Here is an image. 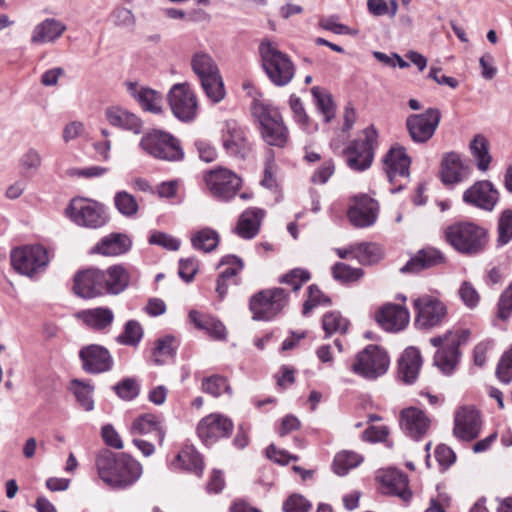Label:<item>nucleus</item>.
<instances>
[{"label":"nucleus","instance_id":"61","mask_svg":"<svg viewBox=\"0 0 512 512\" xmlns=\"http://www.w3.org/2000/svg\"><path fill=\"white\" fill-rule=\"evenodd\" d=\"M149 243L171 251H176L180 247V241L178 239L163 232H154L149 237Z\"/></svg>","mask_w":512,"mask_h":512},{"label":"nucleus","instance_id":"59","mask_svg":"<svg viewBox=\"0 0 512 512\" xmlns=\"http://www.w3.org/2000/svg\"><path fill=\"white\" fill-rule=\"evenodd\" d=\"M115 393L123 400H132L139 394V386L132 378H126L113 387Z\"/></svg>","mask_w":512,"mask_h":512},{"label":"nucleus","instance_id":"18","mask_svg":"<svg viewBox=\"0 0 512 512\" xmlns=\"http://www.w3.org/2000/svg\"><path fill=\"white\" fill-rule=\"evenodd\" d=\"M232 430V421L228 417L217 413L204 417L197 426L198 436L207 445L214 443L219 438L228 437Z\"/></svg>","mask_w":512,"mask_h":512},{"label":"nucleus","instance_id":"6","mask_svg":"<svg viewBox=\"0 0 512 512\" xmlns=\"http://www.w3.org/2000/svg\"><path fill=\"white\" fill-rule=\"evenodd\" d=\"M289 293L280 287L264 289L254 294L249 301L253 320L270 321L287 306Z\"/></svg>","mask_w":512,"mask_h":512},{"label":"nucleus","instance_id":"34","mask_svg":"<svg viewBox=\"0 0 512 512\" xmlns=\"http://www.w3.org/2000/svg\"><path fill=\"white\" fill-rule=\"evenodd\" d=\"M131 248V240L122 233H111L101 239L93 248L94 253L104 256H118L126 253Z\"/></svg>","mask_w":512,"mask_h":512},{"label":"nucleus","instance_id":"44","mask_svg":"<svg viewBox=\"0 0 512 512\" xmlns=\"http://www.w3.org/2000/svg\"><path fill=\"white\" fill-rule=\"evenodd\" d=\"M69 390L74 394L77 402L85 411H92L94 409V400L92 398L94 387L90 383L73 379L70 382Z\"/></svg>","mask_w":512,"mask_h":512},{"label":"nucleus","instance_id":"31","mask_svg":"<svg viewBox=\"0 0 512 512\" xmlns=\"http://www.w3.org/2000/svg\"><path fill=\"white\" fill-rule=\"evenodd\" d=\"M66 31V25L55 18H46L32 31L30 42L33 45L53 43Z\"/></svg>","mask_w":512,"mask_h":512},{"label":"nucleus","instance_id":"9","mask_svg":"<svg viewBox=\"0 0 512 512\" xmlns=\"http://www.w3.org/2000/svg\"><path fill=\"white\" fill-rule=\"evenodd\" d=\"M10 263L17 273L33 277L48 265V252L38 244L18 246L10 252Z\"/></svg>","mask_w":512,"mask_h":512},{"label":"nucleus","instance_id":"46","mask_svg":"<svg viewBox=\"0 0 512 512\" xmlns=\"http://www.w3.org/2000/svg\"><path fill=\"white\" fill-rule=\"evenodd\" d=\"M470 150L477 162L478 169L486 171L491 162L487 139L482 135H476L470 143Z\"/></svg>","mask_w":512,"mask_h":512},{"label":"nucleus","instance_id":"41","mask_svg":"<svg viewBox=\"0 0 512 512\" xmlns=\"http://www.w3.org/2000/svg\"><path fill=\"white\" fill-rule=\"evenodd\" d=\"M311 94L317 110L323 115L324 121L329 123L334 118L336 112L332 95L319 86L312 87Z\"/></svg>","mask_w":512,"mask_h":512},{"label":"nucleus","instance_id":"60","mask_svg":"<svg viewBox=\"0 0 512 512\" xmlns=\"http://www.w3.org/2000/svg\"><path fill=\"white\" fill-rule=\"evenodd\" d=\"M458 294L463 303L469 308H474L479 303L480 296L474 286L469 282L465 281L461 284Z\"/></svg>","mask_w":512,"mask_h":512},{"label":"nucleus","instance_id":"53","mask_svg":"<svg viewBox=\"0 0 512 512\" xmlns=\"http://www.w3.org/2000/svg\"><path fill=\"white\" fill-rule=\"evenodd\" d=\"M114 203L117 210L126 216H132L138 210V204L135 198L126 191L116 193Z\"/></svg>","mask_w":512,"mask_h":512},{"label":"nucleus","instance_id":"3","mask_svg":"<svg viewBox=\"0 0 512 512\" xmlns=\"http://www.w3.org/2000/svg\"><path fill=\"white\" fill-rule=\"evenodd\" d=\"M251 109L261 126L263 140L270 146L284 147L289 134L279 111L258 100L253 101Z\"/></svg>","mask_w":512,"mask_h":512},{"label":"nucleus","instance_id":"62","mask_svg":"<svg viewBox=\"0 0 512 512\" xmlns=\"http://www.w3.org/2000/svg\"><path fill=\"white\" fill-rule=\"evenodd\" d=\"M319 26L327 31H331L338 35L350 34L353 35L356 31H352L348 26L341 24L337 21V17H325L320 19Z\"/></svg>","mask_w":512,"mask_h":512},{"label":"nucleus","instance_id":"27","mask_svg":"<svg viewBox=\"0 0 512 512\" xmlns=\"http://www.w3.org/2000/svg\"><path fill=\"white\" fill-rule=\"evenodd\" d=\"M446 263L444 254L431 246L418 250L407 263L401 267L402 273H418L422 270L438 267Z\"/></svg>","mask_w":512,"mask_h":512},{"label":"nucleus","instance_id":"30","mask_svg":"<svg viewBox=\"0 0 512 512\" xmlns=\"http://www.w3.org/2000/svg\"><path fill=\"white\" fill-rule=\"evenodd\" d=\"M128 93L138 102L144 111L160 113L162 110V95L151 88L139 86L135 82L125 83Z\"/></svg>","mask_w":512,"mask_h":512},{"label":"nucleus","instance_id":"25","mask_svg":"<svg viewBox=\"0 0 512 512\" xmlns=\"http://www.w3.org/2000/svg\"><path fill=\"white\" fill-rule=\"evenodd\" d=\"M222 266L225 269L220 272L216 281V293L221 299L226 296L229 285L240 283L238 275L244 268V262L238 256L229 254L221 258L218 267Z\"/></svg>","mask_w":512,"mask_h":512},{"label":"nucleus","instance_id":"37","mask_svg":"<svg viewBox=\"0 0 512 512\" xmlns=\"http://www.w3.org/2000/svg\"><path fill=\"white\" fill-rule=\"evenodd\" d=\"M75 316L86 326L94 330H103L110 326L114 320L112 310L104 307L81 310L78 311Z\"/></svg>","mask_w":512,"mask_h":512},{"label":"nucleus","instance_id":"58","mask_svg":"<svg viewBox=\"0 0 512 512\" xmlns=\"http://www.w3.org/2000/svg\"><path fill=\"white\" fill-rule=\"evenodd\" d=\"M496 374L503 383L508 384L512 380V345L502 355L497 365Z\"/></svg>","mask_w":512,"mask_h":512},{"label":"nucleus","instance_id":"17","mask_svg":"<svg viewBox=\"0 0 512 512\" xmlns=\"http://www.w3.org/2000/svg\"><path fill=\"white\" fill-rule=\"evenodd\" d=\"M221 141L227 154L245 158L251 150L245 130L235 120H227L222 127Z\"/></svg>","mask_w":512,"mask_h":512},{"label":"nucleus","instance_id":"35","mask_svg":"<svg viewBox=\"0 0 512 512\" xmlns=\"http://www.w3.org/2000/svg\"><path fill=\"white\" fill-rule=\"evenodd\" d=\"M189 319L197 329L205 331L215 340H223L226 338L225 326L213 316L192 310L189 313Z\"/></svg>","mask_w":512,"mask_h":512},{"label":"nucleus","instance_id":"51","mask_svg":"<svg viewBox=\"0 0 512 512\" xmlns=\"http://www.w3.org/2000/svg\"><path fill=\"white\" fill-rule=\"evenodd\" d=\"M110 21L114 26L120 28H133L136 23L133 12L125 7H116L109 15Z\"/></svg>","mask_w":512,"mask_h":512},{"label":"nucleus","instance_id":"26","mask_svg":"<svg viewBox=\"0 0 512 512\" xmlns=\"http://www.w3.org/2000/svg\"><path fill=\"white\" fill-rule=\"evenodd\" d=\"M104 271L88 269L74 277V291L82 298H93L104 294Z\"/></svg>","mask_w":512,"mask_h":512},{"label":"nucleus","instance_id":"39","mask_svg":"<svg viewBox=\"0 0 512 512\" xmlns=\"http://www.w3.org/2000/svg\"><path fill=\"white\" fill-rule=\"evenodd\" d=\"M104 293L119 294L126 289L129 275L124 267L115 265L104 271Z\"/></svg>","mask_w":512,"mask_h":512},{"label":"nucleus","instance_id":"1","mask_svg":"<svg viewBox=\"0 0 512 512\" xmlns=\"http://www.w3.org/2000/svg\"><path fill=\"white\" fill-rule=\"evenodd\" d=\"M100 479L111 488L124 489L134 484L142 475V465L125 453L101 450L95 459Z\"/></svg>","mask_w":512,"mask_h":512},{"label":"nucleus","instance_id":"29","mask_svg":"<svg viewBox=\"0 0 512 512\" xmlns=\"http://www.w3.org/2000/svg\"><path fill=\"white\" fill-rule=\"evenodd\" d=\"M402 430L411 438L419 439L429 428V419L424 412L415 407L403 409L400 414Z\"/></svg>","mask_w":512,"mask_h":512},{"label":"nucleus","instance_id":"36","mask_svg":"<svg viewBox=\"0 0 512 512\" xmlns=\"http://www.w3.org/2000/svg\"><path fill=\"white\" fill-rule=\"evenodd\" d=\"M467 177V170L463 166L457 153H448L443 157L441 164V179L445 184H454Z\"/></svg>","mask_w":512,"mask_h":512},{"label":"nucleus","instance_id":"47","mask_svg":"<svg viewBox=\"0 0 512 512\" xmlns=\"http://www.w3.org/2000/svg\"><path fill=\"white\" fill-rule=\"evenodd\" d=\"M383 256L381 247L375 243H358L355 247V259L363 265L377 263Z\"/></svg>","mask_w":512,"mask_h":512},{"label":"nucleus","instance_id":"16","mask_svg":"<svg viewBox=\"0 0 512 512\" xmlns=\"http://www.w3.org/2000/svg\"><path fill=\"white\" fill-rule=\"evenodd\" d=\"M168 101L175 117L182 121H191L197 113V101L190 86L178 83L172 86L168 94Z\"/></svg>","mask_w":512,"mask_h":512},{"label":"nucleus","instance_id":"57","mask_svg":"<svg viewBox=\"0 0 512 512\" xmlns=\"http://www.w3.org/2000/svg\"><path fill=\"white\" fill-rule=\"evenodd\" d=\"M310 273L302 268H295L280 278V282L290 285L293 291H297L301 286L309 281Z\"/></svg>","mask_w":512,"mask_h":512},{"label":"nucleus","instance_id":"5","mask_svg":"<svg viewBox=\"0 0 512 512\" xmlns=\"http://www.w3.org/2000/svg\"><path fill=\"white\" fill-rule=\"evenodd\" d=\"M191 65L206 96L214 103L220 102L225 96V89L219 69L212 57L206 53H196Z\"/></svg>","mask_w":512,"mask_h":512},{"label":"nucleus","instance_id":"54","mask_svg":"<svg viewBox=\"0 0 512 512\" xmlns=\"http://www.w3.org/2000/svg\"><path fill=\"white\" fill-rule=\"evenodd\" d=\"M328 304H330V299L321 292L317 285L312 284L308 287V299L303 305V315H308L318 305Z\"/></svg>","mask_w":512,"mask_h":512},{"label":"nucleus","instance_id":"40","mask_svg":"<svg viewBox=\"0 0 512 512\" xmlns=\"http://www.w3.org/2000/svg\"><path fill=\"white\" fill-rule=\"evenodd\" d=\"M219 241L220 237L218 232L209 227L196 231L191 237L192 246L205 253L215 250Z\"/></svg>","mask_w":512,"mask_h":512},{"label":"nucleus","instance_id":"48","mask_svg":"<svg viewBox=\"0 0 512 512\" xmlns=\"http://www.w3.org/2000/svg\"><path fill=\"white\" fill-rule=\"evenodd\" d=\"M289 104L293 112L294 119L298 125L308 133L314 132L317 127L311 123L301 99L296 95H291Z\"/></svg>","mask_w":512,"mask_h":512},{"label":"nucleus","instance_id":"43","mask_svg":"<svg viewBox=\"0 0 512 512\" xmlns=\"http://www.w3.org/2000/svg\"><path fill=\"white\" fill-rule=\"evenodd\" d=\"M176 461L181 466L197 476H201L204 469V464L201 455L191 446L183 448L176 456Z\"/></svg>","mask_w":512,"mask_h":512},{"label":"nucleus","instance_id":"20","mask_svg":"<svg viewBox=\"0 0 512 512\" xmlns=\"http://www.w3.org/2000/svg\"><path fill=\"white\" fill-rule=\"evenodd\" d=\"M379 214V203L366 194L355 195L347 211L351 224H375Z\"/></svg>","mask_w":512,"mask_h":512},{"label":"nucleus","instance_id":"63","mask_svg":"<svg viewBox=\"0 0 512 512\" xmlns=\"http://www.w3.org/2000/svg\"><path fill=\"white\" fill-rule=\"evenodd\" d=\"M512 314V283L501 294L498 303V317L506 320Z\"/></svg>","mask_w":512,"mask_h":512},{"label":"nucleus","instance_id":"15","mask_svg":"<svg viewBox=\"0 0 512 512\" xmlns=\"http://www.w3.org/2000/svg\"><path fill=\"white\" fill-rule=\"evenodd\" d=\"M375 139V129L366 128L364 138L352 141L345 149L346 163L352 170L364 171L371 166Z\"/></svg>","mask_w":512,"mask_h":512},{"label":"nucleus","instance_id":"56","mask_svg":"<svg viewBox=\"0 0 512 512\" xmlns=\"http://www.w3.org/2000/svg\"><path fill=\"white\" fill-rule=\"evenodd\" d=\"M202 389L204 392L218 397L223 392L231 393L227 380L221 376H211L203 380Z\"/></svg>","mask_w":512,"mask_h":512},{"label":"nucleus","instance_id":"45","mask_svg":"<svg viewBox=\"0 0 512 512\" xmlns=\"http://www.w3.org/2000/svg\"><path fill=\"white\" fill-rule=\"evenodd\" d=\"M349 321L338 311H332L324 314L322 318V327L325 331L326 337L333 334L344 335L349 328Z\"/></svg>","mask_w":512,"mask_h":512},{"label":"nucleus","instance_id":"24","mask_svg":"<svg viewBox=\"0 0 512 512\" xmlns=\"http://www.w3.org/2000/svg\"><path fill=\"white\" fill-rule=\"evenodd\" d=\"M410 164L411 159L403 147L391 148L383 158L384 170L391 183H396L399 179L407 180Z\"/></svg>","mask_w":512,"mask_h":512},{"label":"nucleus","instance_id":"23","mask_svg":"<svg viewBox=\"0 0 512 512\" xmlns=\"http://www.w3.org/2000/svg\"><path fill=\"white\" fill-rule=\"evenodd\" d=\"M480 428V416L474 407H461L457 410L454 419V434L456 437L471 441L478 437Z\"/></svg>","mask_w":512,"mask_h":512},{"label":"nucleus","instance_id":"21","mask_svg":"<svg viewBox=\"0 0 512 512\" xmlns=\"http://www.w3.org/2000/svg\"><path fill=\"white\" fill-rule=\"evenodd\" d=\"M499 194L488 180L474 183L463 194V201L485 211H492L498 202Z\"/></svg>","mask_w":512,"mask_h":512},{"label":"nucleus","instance_id":"55","mask_svg":"<svg viewBox=\"0 0 512 512\" xmlns=\"http://www.w3.org/2000/svg\"><path fill=\"white\" fill-rule=\"evenodd\" d=\"M142 335L141 325L135 320H130L126 323L123 334L118 337V342L126 345H136L141 340Z\"/></svg>","mask_w":512,"mask_h":512},{"label":"nucleus","instance_id":"28","mask_svg":"<svg viewBox=\"0 0 512 512\" xmlns=\"http://www.w3.org/2000/svg\"><path fill=\"white\" fill-rule=\"evenodd\" d=\"M377 479L384 493L396 495L406 502L410 500L411 492L408 489V479L401 471L393 468L381 470Z\"/></svg>","mask_w":512,"mask_h":512},{"label":"nucleus","instance_id":"7","mask_svg":"<svg viewBox=\"0 0 512 512\" xmlns=\"http://www.w3.org/2000/svg\"><path fill=\"white\" fill-rule=\"evenodd\" d=\"M390 364L388 353L377 345L370 344L361 350L351 364V371L367 380L384 375Z\"/></svg>","mask_w":512,"mask_h":512},{"label":"nucleus","instance_id":"38","mask_svg":"<svg viewBox=\"0 0 512 512\" xmlns=\"http://www.w3.org/2000/svg\"><path fill=\"white\" fill-rule=\"evenodd\" d=\"M106 118L108 122L114 126L124 130L139 134L142 130L141 120L133 113L124 109L112 107L106 110Z\"/></svg>","mask_w":512,"mask_h":512},{"label":"nucleus","instance_id":"64","mask_svg":"<svg viewBox=\"0 0 512 512\" xmlns=\"http://www.w3.org/2000/svg\"><path fill=\"white\" fill-rule=\"evenodd\" d=\"M285 512H308L309 502L301 495H292L284 503Z\"/></svg>","mask_w":512,"mask_h":512},{"label":"nucleus","instance_id":"49","mask_svg":"<svg viewBox=\"0 0 512 512\" xmlns=\"http://www.w3.org/2000/svg\"><path fill=\"white\" fill-rule=\"evenodd\" d=\"M331 272L333 278L341 283L358 281L364 274L361 268H353L342 262L334 264Z\"/></svg>","mask_w":512,"mask_h":512},{"label":"nucleus","instance_id":"22","mask_svg":"<svg viewBox=\"0 0 512 512\" xmlns=\"http://www.w3.org/2000/svg\"><path fill=\"white\" fill-rule=\"evenodd\" d=\"M375 319L385 331L398 332L408 325L410 313L405 306L388 303L378 310Z\"/></svg>","mask_w":512,"mask_h":512},{"label":"nucleus","instance_id":"52","mask_svg":"<svg viewBox=\"0 0 512 512\" xmlns=\"http://www.w3.org/2000/svg\"><path fill=\"white\" fill-rule=\"evenodd\" d=\"M42 164L40 153L34 149H28L19 159V165L26 174H35Z\"/></svg>","mask_w":512,"mask_h":512},{"label":"nucleus","instance_id":"4","mask_svg":"<svg viewBox=\"0 0 512 512\" xmlns=\"http://www.w3.org/2000/svg\"><path fill=\"white\" fill-rule=\"evenodd\" d=\"M259 52L262 67L274 85L282 87L291 82L295 67L288 55L278 50L269 40L260 43Z\"/></svg>","mask_w":512,"mask_h":512},{"label":"nucleus","instance_id":"42","mask_svg":"<svg viewBox=\"0 0 512 512\" xmlns=\"http://www.w3.org/2000/svg\"><path fill=\"white\" fill-rule=\"evenodd\" d=\"M362 462L363 457L361 455L353 451L344 450L335 455L332 468L337 475L344 476Z\"/></svg>","mask_w":512,"mask_h":512},{"label":"nucleus","instance_id":"8","mask_svg":"<svg viewBox=\"0 0 512 512\" xmlns=\"http://www.w3.org/2000/svg\"><path fill=\"white\" fill-rule=\"evenodd\" d=\"M139 145L143 151L156 159L179 161L184 158L180 141L164 131L153 130L146 133L141 138Z\"/></svg>","mask_w":512,"mask_h":512},{"label":"nucleus","instance_id":"2","mask_svg":"<svg viewBox=\"0 0 512 512\" xmlns=\"http://www.w3.org/2000/svg\"><path fill=\"white\" fill-rule=\"evenodd\" d=\"M469 337L468 329L459 328L448 330L443 335L429 339V343L438 348L434 356V364L442 373L449 375L454 371L460 357L459 347L467 343Z\"/></svg>","mask_w":512,"mask_h":512},{"label":"nucleus","instance_id":"13","mask_svg":"<svg viewBox=\"0 0 512 512\" xmlns=\"http://www.w3.org/2000/svg\"><path fill=\"white\" fill-rule=\"evenodd\" d=\"M441 121L438 108H428L422 113L407 116L405 126L409 137L414 143H427L435 134Z\"/></svg>","mask_w":512,"mask_h":512},{"label":"nucleus","instance_id":"11","mask_svg":"<svg viewBox=\"0 0 512 512\" xmlns=\"http://www.w3.org/2000/svg\"><path fill=\"white\" fill-rule=\"evenodd\" d=\"M445 237L462 254L478 253L487 243V233L483 226H448Z\"/></svg>","mask_w":512,"mask_h":512},{"label":"nucleus","instance_id":"50","mask_svg":"<svg viewBox=\"0 0 512 512\" xmlns=\"http://www.w3.org/2000/svg\"><path fill=\"white\" fill-rule=\"evenodd\" d=\"M175 338L173 336H165L157 341L153 352L154 362L157 365L165 363V358L173 357L175 353Z\"/></svg>","mask_w":512,"mask_h":512},{"label":"nucleus","instance_id":"19","mask_svg":"<svg viewBox=\"0 0 512 512\" xmlns=\"http://www.w3.org/2000/svg\"><path fill=\"white\" fill-rule=\"evenodd\" d=\"M82 361V368L90 374H99L110 371L113 366V359L105 347L91 344L83 347L79 352Z\"/></svg>","mask_w":512,"mask_h":512},{"label":"nucleus","instance_id":"33","mask_svg":"<svg viewBox=\"0 0 512 512\" xmlns=\"http://www.w3.org/2000/svg\"><path fill=\"white\" fill-rule=\"evenodd\" d=\"M422 365V358L418 349L409 347L405 349L398 363L400 378L408 384L413 383L418 376Z\"/></svg>","mask_w":512,"mask_h":512},{"label":"nucleus","instance_id":"14","mask_svg":"<svg viewBox=\"0 0 512 512\" xmlns=\"http://www.w3.org/2000/svg\"><path fill=\"white\" fill-rule=\"evenodd\" d=\"M68 218L76 224H105L109 221L107 208L91 199L76 197L65 210Z\"/></svg>","mask_w":512,"mask_h":512},{"label":"nucleus","instance_id":"32","mask_svg":"<svg viewBox=\"0 0 512 512\" xmlns=\"http://www.w3.org/2000/svg\"><path fill=\"white\" fill-rule=\"evenodd\" d=\"M130 432L133 435L155 434L160 446L163 445L166 434L161 419L152 413H146L138 416L132 422Z\"/></svg>","mask_w":512,"mask_h":512},{"label":"nucleus","instance_id":"12","mask_svg":"<svg viewBox=\"0 0 512 512\" xmlns=\"http://www.w3.org/2000/svg\"><path fill=\"white\" fill-rule=\"evenodd\" d=\"M203 180L210 194L221 201L231 200L242 185V179L235 172L223 167L205 172Z\"/></svg>","mask_w":512,"mask_h":512},{"label":"nucleus","instance_id":"10","mask_svg":"<svg viewBox=\"0 0 512 512\" xmlns=\"http://www.w3.org/2000/svg\"><path fill=\"white\" fill-rule=\"evenodd\" d=\"M414 325L420 330H431L443 324L448 316L446 304L438 297L424 294L413 300Z\"/></svg>","mask_w":512,"mask_h":512}]
</instances>
